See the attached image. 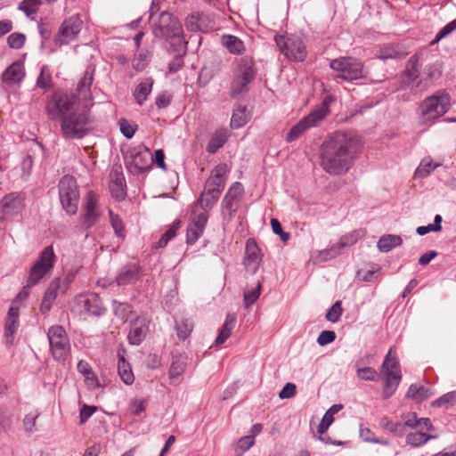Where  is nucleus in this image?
Wrapping results in <instances>:
<instances>
[{
  "label": "nucleus",
  "instance_id": "nucleus-1",
  "mask_svg": "<svg viewBox=\"0 0 456 456\" xmlns=\"http://www.w3.org/2000/svg\"><path fill=\"white\" fill-rule=\"evenodd\" d=\"M362 148V142L354 134L334 132L321 144L319 164L329 175H343L353 167Z\"/></svg>",
  "mask_w": 456,
  "mask_h": 456
},
{
  "label": "nucleus",
  "instance_id": "nucleus-2",
  "mask_svg": "<svg viewBox=\"0 0 456 456\" xmlns=\"http://www.w3.org/2000/svg\"><path fill=\"white\" fill-rule=\"evenodd\" d=\"M152 32L156 37L165 38L169 51L184 52L187 42L183 37L182 25L178 19L168 12H162L153 24Z\"/></svg>",
  "mask_w": 456,
  "mask_h": 456
},
{
  "label": "nucleus",
  "instance_id": "nucleus-3",
  "mask_svg": "<svg viewBox=\"0 0 456 456\" xmlns=\"http://www.w3.org/2000/svg\"><path fill=\"white\" fill-rule=\"evenodd\" d=\"M256 77L254 60L249 56L240 58L234 62L232 76L230 83V95L238 98L248 94L250 84Z\"/></svg>",
  "mask_w": 456,
  "mask_h": 456
},
{
  "label": "nucleus",
  "instance_id": "nucleus-4",
  "mask_svg": "<svg viewBox=\"0 0 456 456\" xmlns=\"http://www.w3.org/2000/svg\"><path fill=\"white\" fill-rule=\"evenodd\" d=\"M451 97L444 90H438L424 99L419 104L423 122L434 121L444 116L450 109Z\"/></svg>",
  "mask_w": 456,
  "mask_h": 456
},
{
  "label": "nucleus",
  "instance_id": "nucleus-5",
  "mask_svg": "<svg viewBox=\"0 0 456 456\" xmlns=\"http://www.w3.org/2000/svg\"><path fill=\"white\" fill-rule=\"evenodd\" d=\"M91 123L89 110L73 111L61 120V131L65 139H81L86 135Z\"/></svg>",
  "mask_w": 456,
  "mask_h": 456
},
{
  "label": "nucleus",
  "instance_id": "nucleus-6",
  "mask_svg": "<svg viewBox=\"0 0 456 456\" xmlns=\"http://www.w3.org/2000/svg\"><path fill=\"white\" fill-rule=\"evenodd\" d=\"M77 102V96L73 94L57 92L46 103V113L51 120H61L64 116L71 114Z\"/></svg>",
  "mask_w": 456,
  "mask_h": 456
},
{
  "label": "nucleus",
  "instance_id": "nucleus-7",
  "mask_svg": "<svg viewBox=\"0 0 456 456\" xmlns=\"http://www.w3.org/2000/svg\"><path fill=\"white\" fill-rule=\"evenodd\" d=\"M382 372L386 378L383 396L384 398H388L395 393L402 379L399 362L394 351V347H390L384 360L382 364Z\"/></svg>",
  "mask_w": 456,
  "mask_h": 456
},
{
  "label": "nucleus",
  "instance_id": "nucleus-8",
  "mask_svg": "<svg viewBox=\"0 0 456 456\" xmlns=\"http://www.w3.org/2000/svg\"><path fill=\"white\" fill-rule=\"evenodd\" d=\"M274 41L281 53L288 59L303 61L306 57V47L303 39L296 35L275 36Z\"/></svg>",
  "mask_w": 456,
  "mask_h": 456
},
{
  "label": "nucleus",
  "instance_id": "nucleus-9",
  "mask_svg": "<svg viewBox=\"0 0 456 456\" xmlns=\"http://www.w3.org/2000/svg\"><path fill=\"white\" fill-rule=\"evenodd\" d=\"M328 114L329 107L326 102H322L290 129L287 135V141L293 142L297 140L309 128L318 126Z\"/></svg>",
  "mask_w": 456,
  "mask_h": 456
},
{
  "label": "nucleus",
  "instance_id": "nucleus-10",
  "mask_svg": "<svg viewBox=\"0 0 456 456\" xmlns=\"http://www.w3.org/2000/svg\"><path fill=\"white\" fill-rule=\"evenodd\" d=\"M125 161L127 170L133 175H140L151 168V152L147 147L142 145L127 151Z\"/></svg>",
  "mask_w": 456,
  "mask_h": 456
},
{
  "label": "nucleus",
  "instance_id": "nucleus-11",
  "mask_svg": "<svg viewBox=\"0 0 456 456\" xmlns=\"http://www.w3.org/2000/svg\"><path fill=\"white\" fill-rule=\"evenodd\" d=\"M47 338L53 358L59 362L66 361L69 352V340L64 328L60 325L50 327Z\"/></svg>",
  "mask_w": 456,
  "mask_h": 456
},
{
  "label": "nucleus",
  "instance_id": "nucleus-12",
  "mask_svg": "<svg viewBox=\"0 0 456 456\" xmlns=\"http://www.w3.org/2000/svg\"><path fill=\"white\" fill-rule=\"evenodd\" d=\"M330 67L338 72L337 77L344 80H355L363 77V66L352 57H340L332 60Z\"/></svg>",
  "mask_w": 456,
  "mask_h": 456
},
{
  "label": "nucleus",
  "instance_id": "nucleus-13",
  "mask_svg": "<svg viewBox=\"0 0 456 456\" xmlns=\"http://www.w3.org/2000/svg\"><path fill=\"white\" fill-rule=\"evenodd\" d=\"M55 255L52 246L46 247L40 254L39 259L33 265L28 277V287L36 286L53 267Z\"/></svg>",
  "mask_w": 456,
  "mask_h": 456
},
{
  "label": "nucleus",
  "instance_id": "nucleus-14",
  "mask_svg": "<svg viewBox=\"0 0 456 456\" xmlns=\"http://www.w3.org/2000/svg\"><path fill=\"white\" fill-rule=\"evenodd\" d=\"M208 220V213L202 204H195L192 209L191 222L187 227L186 242L194 244L203 234Z\"/></svg>",
  "mask_w": 456,
  "mask_h": 456
},
{
  "label": "nucleus",
  "instance_id": "nucleus-15",
  "mask_svg": "<svg viewBox=\"0 0 456 456\" xmlns=\"http://www.w3.org/2000/svg\"><path fill=\"white\" fill-rule=\"evenodd\" d=\"M226 172V165L220 164L211 172L210 176L205 183L204 190L200 200H218L224 188Z\"/></svg>",
  "mask_w": 456,
  "mask_h": 456
},
{
  "label": "nucleus",
  "instance_id": "nucleus-16",
  "mask_svg": "<svg viewBox=\"0 0 456 456\" xmlns=\"http://www.w3.org/2000/svg\"><path fill=\"white\" fill-rule=\"evenodd\" d=\"M82 27L83 21L78 16L65 19L54 37V44L60 46L69 44L77 37Z\"/></svg>",
  "mask_w": 456,
  "mask_h": 456
},
{
  "label": "nucleus",
  "instance_id": "nucleus-17",
  "mask_svg": "<svg viewBox=\"0 0 456 456\" xmlns=\"http://www.w3.org/2000/svg\"><path fill=\"white\" fill-rule=\"evenodd\" d=\"M76 304L80 312H85L92 315H102L104 308L99 297L96 294L79 295L76 298Z\"/></svg>",
  "mask_w": 456,
  "mask_h": 456
},
{
  "label": "nucleus",
  "instance_id": "nucleus-18",
  "mask_svg": "<svg viewBox=\"0 0 456 456\" xmlns=\"http://www.w3.org/2000/svg\"><path fill=\"white\" fill-rule=\"evenodd\" d=\"M260 250L253 240L246 243V251L243 265L247 273L255 274L261 264Z\"/></svg>",
  "mask_w": 456,
  "mask_h": 456
},
{
  "label": "nucleus",
  "instance_id": "nucleus-19",
  "mask_svg": "<svg viewBox=\"0 0 456 456\" xmlns=\"http://www.w3.org/2000/svg\"><path fill=\"white\" fill-rule=\"evenodd\" d=\"M59 290L64 291L65 288L61 285V281L60 278L53 279L48 285L45 295L42 299V303L40 305V311L43 314H47L59 294Z\"/></svg>",
  "mask_w": 456,
  "mask_h": 456
},
{
  "label": "nucleus",
  "instance_id": "nucleus-20",
  "mask_svg": "<svg viewBox=\"0 0 456 456\" xmlns=\"http://www.w3.org/2000/svg\"><path fill=\"white\" fill-rule=\"evenodd\" d=\"M60 200H78L80 193L77 180L74 176H62L58 184Z\"/></svg>",
  "mask_w": 456,
  "mask_h": 456
},
{
  "label": "nucleus",
  "instance_id": "nucleus-21",
  "mask_svg": "<svg viewBox=\"0 0 456 456\" xmlns=\"http://www.w3.org/2000/svg\"><path fill=\"white\" fill-rule=\"evenodd\" d=\"M20 311L17 308L10 307L7 313L4 324V342L7 346H11L14 342V335L19 328Z\"/></svg>",
  "mask_w": 456,
  "mask_h": 456
},
{
  "label": "nucleus",
  "instance_id": "nucleus-22",
  "mask_svg": "<svg viewBox=\"0 0 456 456\" xmlns=\"http://www.w3.org/2000/svg\"><path fill=\"white\" fill-rule=\"evenodd\" d=\"M148 324L149 322L145 317L135 318L127 335L129 344L138 346L144 340L149 330Z\"/></svg>",
  "mask_w": 456,
  "mask_h": 456
},
{
  "label": "nucleus",
  "instance_id": "nucleus-23",
  "mask_svg": "<svg viewBox=\"0 0 456 456\" xmlns=\"http://www.w3.org/2000/svg\"><path fill=\"white\" fill-rule=\"evenodd\" d=\"M110 191L115 200H122L125 197V178L121 172L115 169L110 175Z\"/></svg>",
  "mask_w": 456,
  "mask_h": 456
},
{
  "label": "nucleus",
  "instance_id": "nucleus-24",
  "mask_svg": "<svg viewBox=\"0 0 456 456\" xmlns=\"http://www.w3.org/2000/svg\"><path fill=\"white\" fill-rule=\"evenodd\" d=\"M94 69L88 67L84 73V77L79 80L77 84V91L78 95L83 100L91 99V86L94 81Z\"/></svg>",
  "mask_w": 456,
  "mask_h": 456
},
{
  "label": "nucleus",
  "instance_id": "nucleus-25",
  "mask_svg": "<svg viewBox=\"0 0 456 456\" xmlns=\"http://www.w3.org/2000/svg\"><path fill=\"white\" fill-rule=\"evenodd\" d=\"M421 53H416L409 59L405 70L403 72L404 77L408 80V85L413 83L419 75Z\"/></svg>",
  "mask_w": 456,
  "mask_h": 456
},
{
  "label": "nucleus",
  "instance_id": "nucleus-26",
  "mask_svg": "<svg viewBox=\"0 0 456 456\" xmlns=\"http://www.w3.org/2000/svg\"><path fill=\"white\" fill-rule=\"evenodd\" d=\"M153 83L154 81L151 77H146L135 87L134 97L137 104L142 105L147 100L149 94L151 93Z\"/></svg>",
  "mask_w": 456,
  "mask_h": 456
},
{
  "label": "nucleus",
  "instance_id": "nucleus-27",
  "mask_svg": "<svg viewBox=\"0 0 456 456\" xmlns=\"http://www.w3.org/2000/svg\"><path fill=\"white\" fill-rule=\"evenodd\" d=\"M24 77L23 67L20 62H13L2 75V79L7 84L20 82Z\"/></svg>",
  "mask_w": 456,
  "mask_h": 456
},
{
  "label": "nucleus",
  "instance_id": "nucleus-28",
  "mask_svg": "<svg viewBox=\"0 0 456 456\" xmlns=\"http://www.w3.org/2000/svg\"><path fill=\"white\" fill-rule=\"evenodd\" d=\"M187 356L179 354L173 358L169 369V379L171 383L174 384L175 380L184 372L187 365Z\"/></svg>",
  "mask_w": 456,
  "mask_h": 456
},
{
  "label": "nucleus",
  "instance_id": "nucleus-29",
  "mask_svg": "<svg viewBox=\"0 0 456 456\" xmlns=\"http://www.w3.org/2000/svg\"><path fill=\"white\" fill-rule=\"evenodd\" d=\"M100 212L97 207V201H86L85 212L82 216L83 224L86 228H90L96 223Z\"/></svg>",
  "mask_w": 456,
  "mask_h": 456
},
{
  "label": "nucleus",
  "instance_id": "nucleus-30",
  "mask_svg": "<svg viewBox=\"0 0 456 456\" xmlns=\"http://www.w3.org/2000/svg\"><path fill=\"white\" fill-rule=\"evenodd\" d=\"M236 317L234 314L228 313L225 317V321L219 331V334L216 339V345L220 346L224 344L226 339L231 336L232 330L234 328Z\"/></svg>",
  "mask_w": 456,
  "mask_h": 456
},
{
  "label": "nucleus",
  "instance_id": "nucleus-31",
  "mask_svg": "<svg viewBox=\"0 0 456 456\" xmlns=\"http://www.w3.org/2000/svg\"><path fill=\"white\" fill-rule=\"evenodd\" d=\"M227 141V134L224 129H217L211 135L207 146V151L210 154L216 153Z\"/></svg>",
  "mask_w": 456,
  "mask_h": 456
},
{
  "label": "nucleus",
  "instance_id": "nucleus-32",
  "mask_svg": "<svg viewBox=\"0 0 456 456\" xmlns=\"http://www.w3.org/2000/svg\"><path fill=\"white\" fill-rule=\"evenodd\" d=\"M222 44L232 54H241L245 51L244 43L233 35H224Z\"/></svg>",
  "mask_w": 456,
  "mask_h": 456
},
{
  "label": "nucleus",
  "instance_id": "nucleus-33",
  "mask_svg": "<svg viewBox=\"0 0 456 456\" xmlns=\"http://www.w3.org/2000/svg\"><path fill=\"white\" fill-rule=\"evenodd\" d=\"M433 393L424 386L412 384L406 392V397L414 400L417 403L423 402L429 398Z\"/></svg>",
  "mask_w": 456,
  "mask_h": 456
},
{
  "label": "nucleus",
  "instance_id": "nucleus-34",
  "mask_svg": "<svg viewBox=\"0 0 456 456\" xmlns=\"http://www.w3.org/2000/svg\"><path fill=\"white\" fill-rule=\"evenodd\" d=\"M138 279V269L136 266L123 267L116 277L118 285H127L134 283Z\"/></svg>",
  "mask_w": 456,
  "mask_h": 456
},
{
  "label": "nucleus",
  "instance_id": "nucleus-35",
  "mask_svg": "<svg viewBox=\"0 0 456 456\" xmlns=\"http://www.w3.org/2000/svg\"><path fill=\"white\" fill-rule=\"evenodd\" d=\"M118 370L120 379L126 385H132L134 381V376L129 362H127L123 355L118 352Z\"/></svg>",
  "mask_w": 456,
  "mask_h": 456
},
{
  "label": "nucleus",
  "instance_id": "nucleus-36",
  "mask_svg": "<svg viewBox=\"0 0 456 456\" xmlns=\"http://www.w3.org/2000/svg\"><path fill=\"white\" fill-rule=\"evenodd\" d=\"M22 206L20 201H1L0 213L1 219L7 220L17 216L21 211Z\"/></svg>",
  "mask_w": 456,
  "mask_h": 456
},
{
  "label": "nucleus",
  "instance_id": "nucleus-37",
  "mask_svg": "<svg viewBox=\"0 0 456 456\" xmlns=\"http://www.w3.org/2000/svg\"><path fill=\"white\" fill-rule=\"evenodd\" d=\"M402 244V239L398 235L388 234L381 237L378 241V248L381 252H388Z\"/></svg>",
  "mask_w": 456,
  "mask_h": 456
},
{
  "label": "nucleus",
  "instance_id": "nucleus-38",
  "mask_svg": "<svg viewBox=\"0 0 456 456\" xmlns=\"http://www.w3.org/2000/svg\"><path fill=\"white\" fill-rule=\"evenodd\" d=\"M249 119V115L247 112L246 107L238 106L232 113L231 118V126L238 129L245 126Z\"/></svg>",
  "mask_w": 456,
  "mask_h": 456
},
{
  "label": "nucleus",
  "instance_id": "nucleus-39",
  "mask_svg": "<svg viewBox=\"0 0 456 456\" xmlns=\"http://www.w3.org/2000/svg\"><path fill=\"white\" fill-rule=\"evenodd\" d=\"M439 163H434L430 157H425L419 163V167L415 171V175L423 178L428 175L431 171L436 167H439Z\"/></svg>",
  "mask_w": 456,
  "mask_h": 456
},
{
  "label": "nucleus",
  "instance_id": "nucleus-40",
  "mask_svg": "<svg viewBox=\"0 0 456 456\" xmlns=\"http://www.w3.org/2000/svg\"><path fill=\"white\" fill-rule=\"evenodd\" d=\"M181 221L175 220L172 224L167 228V230L164 232L161 238L156 244V248H164L167 245L169 240H171L176 234V231L180 228Z\"/></svg>",
  "mask_w": 456,
  "mask_h": 456
},
{
  "label": "nucleus",
  "instance_id": "nucleus-41",
  "mask_svg": "<svg viewBox=\"0 0 456 456\" xmlns=\"http://www.w3.org/2000/svg\"><path fill=\"white\" fill-rule=\"evenodd\" d=\"M43 4V0H22L19 4L18 9L22 11L28 17H31Z\"/></svg>",
  "mask_w": 456,
  "mask_h": 456
},
{
  "label": "nucleus",
  "instance_id": "nucleus-42",
  "mask_svg": "<svg viewBox=\"0 0 456 456\" xmlns=\"http://www.w3.org/2000/svg\"><path fill=\"white\" fill-rule=\"evenodd\" d=\"M434 438L432 436H428L422 431L410 433L406 436V443L411 446L418 447L425 444L428 440Z\"/></svg>",
  "mask_w": 456,
  "mask_h": 456
},
{
  "label": "nucleus",
  "instance_id": "nucleus-43",
  "mask_svg": "<svg viewBox=\"0 0 456 456\" xmlns=\"http://www.w3.org/2000/svg\"><path fill=\"white\" fill-rule=\"evenodd\" d=\"M113 311L117 317L127 322L130 315H133L131 305L126 303L113 301Z\"/></svg>",
  "mask_w": 456,
  "mask_h": 456
},
{
  "label": "nucleus",
  "instance_id": "nucleus-44",
  "mask_svg": "<svg viewBox=\"0 0 456 456\" xmlns=\"http://www.w3.org/2000/svg\"><path fill=\"white\" fill-rule=\"evenodd\" d=\"M40 416V412L37 410H34L27 413L23 419V428L26 432L33 433L37 431V419Z\"/></svg>",
  "mask_w": 456,
  "mask_h": 456
},
{
  "label": "nucleus",
  "instance_id": "nucleus-45",
  "mask_svg": "<svg viewBox=\"0 0 456 456\" xmlns=\"http://www.w3.org/2000/svg\"><path fill=\"white\" fill-rule=\"evenodd\" d=\"M175 56L172 61L169 62L168 70L170 73H175L183 67V59L187 52V45H185L184 52L172 51Z\"/></svg>",
  "mask_w": 456,
  "mask_h": 456
},
{
  "label": "nucleus",
  "instance_id": "nucleus-46",
  "mask_svg": "<svg viewBox=\"0 0 456 456\" xmlns=\"http://www.w3.org/2000/svg\"><path fill=\"white\" fill-rule=\"evenodd\" d=\"M360 436L364 442L380 444L383 445L388 444V442L387 440H380L377 438L374 433L369 428L361 427Z\"/></svg>",
  "mask_w": 456,
  "mask_h": 456
},
{
  "label": "nucleus",
  "instance_id": "nucleus-47",
  "mask_svg": "<svg viewBox=\"0 0 456 456\" xmlns=\"http://www.w3.org/2000/svg\"><path fill=\"white\" fill-rule=\"evenodd\" d=\"M261 291V283L258 281L256 287L244 293V305L246 308H249L259 297Z\"/></svg>",
  "mask_w": 456,
  "mask_h": 456
},
{
  "label": "nucleus",
  "instance_id": "nucleus-48",
  "mask_svg": "<svg viewBox=\"0 0 456 456\" xmlns=\"http://www.w3.org/2000/svg\"><path fill=\"white\" fill-rule=\"evenodd\" d=\"M51 81V75L47 72L46 66L42 67L41 72L37 79V86L44 90H48L52 86Z\"/></svg>",
  "mask_w": 456,
  "mask_h": 456
},
{
  "label": "nucleus",
  "instance_id": "nucleus-49",
  "mask_svg": "<svg viewBox=\"0 0 456 456\" xmlns=\"http://www.w3.org/2000/svg\"><path fill=\"white\" fill-rule=\"evenodd\" d=\"M26 36L22 33H12L7 38L8 45L12 49H20L24 45Z\"/></svg>",
  "mask_w": 456,
  "mask_h": 456
},
{
  "label": "nucleus",
  "instance_id": "nucleus-50",
  "mask_svg": "<svg viewBox=\"0 0 456 456\" xmlns=\"http://www.w3.org/2000/svg\"><path fill=\"white\" fill-rule=\"evenodd\" d=\"M193 328V325L191 322L188 320H183L180 322L176 323V330H177V336L182 338L185 339L189 337L190 333L191 332Z\"/></svg>",
  "mask_w": 456,
  "mask_h": 456
},
{
  "label": "nucleus",
  "instance_id": "nucleus-51",
  "mask_svg": "<svg viewBox=\"0 0 456 456\" xmlns=\"http://www.w3.org/2000/svg\"><path fill=\"white\" fill-rule=\"evenodd\" d=\"M410 85L411 92L419 94L427 90L432 85V81L429 77H421L417 82L411 83Z\"/></svg>",
  "mask_w": 456,
  "mask_h": 456
},
{
  "label": "nucleus",
  "instance_id": "nucleus-52",
  "mask_svg": "<svg viewBox=\"0 0 456 456\" xmlns=\"http://www.w3.org/2000/svg\"><path fill=\"white\" fill-rule=\"evenodd\" d=\"M456 403V391H452L444 394L440 398H438L436 402L433 403L435 406H452Z\"/></svg>",
  "mask_w": 456,
  "mask_h": 456
},
{
  "label": "nucleus",
  "instance_id": "nucleus-53",
  "mask_svg": "<svg viewBox=\"0 0 456 456\" xmlns=\"http://www.w3.org/2000/svg\"><path fill=\"white\" fill-rule=\"evenodd\" d=\"M342 314L341 303L337 301L327 312L326 319L331 322H337Z\"/></svg>",
  "mask_w": 456,
  "mask_h": 456
},
{
  "label": "nucleus",
  "instance_id": "nucleus-54",
  "mask_svg": "<svg viewBox=\"0 0 456 456\" xmlns=\"http://www.w3.org/2000/svg\"><path fill=\"white\" fill-rule=\"evenodd\" d=\"M244 188L239 182H235L229 189L224 200H238L243 194Z\"/></svg>",
  "mask_w": 456,
  "mask_h": 456
},
{
  "label": "nucleus",
  "instance_id": "nucleus-55",
  "mask_svg": "<svg viewBox=\"0 0 456 456\" xmlns=\"http://www.w3.org/2000/svg\"><path fill=\"white\" fill-rule=\"evenodd\" d=\"M357 376L360 379L373 381L378 376V372L371 367H363L357 370Z\"/></svg>",
  "mask_w": 456,
  "mask_h": 456
},
{
  "label": "nucleus",
  "instance_id": "nucleus-56",
  "mask_svg": "<svg viewBox=\"0 0 456 456\" xmlns=\"http://www.w3.org/2000/svg\"><path fill=\"white\" fill-rule=\"evenodd\" d=\"M30 287H28V284L18 293V295L14 297V299L12 301L10 307L17 308L18 311H20V306L21 303L28 299L29 297V289Z\"/></svg>",
  "mask_w": 456,
  "mask_h": 456
},
{
  "label": "nucleus",
  "instance_id": "nucleus-57",
  "mask_svg": "<svg viewBox=\"0 0 456 456\" xmlns=\"http://www.w3.org/2000/svg\"><path fill=\"white\" fill-rule=\"evenodd\" d=\"M110 216L111 225L115 231V233L123 238L124 237V226L121 219L113 214L111 210L109 211Z\"/></svg>",
  "mask_w": 456,
  "mask_h": 456
},
{
  "label": "nucleus",
  "instance_id": "nucleus-58",
  "mask_svg": "<svg viewBox=\"0 0 456 456\" xmlns=\"http://www.w3.org/2000/svg\"><path fill=\"white\" fill-rule=\"evenodd\" d=\"M336 339V334L332 330H323L317 338V343L320 346H326Z\"/></svg>",
  "mask_w": 456,
  "mask_h": 456
},
{
  "label": "nucleus",
  "instance_id": "nucleus-59",
  "mask_svg": "<svg viewBox=\"0 0 456 456\" xmlns=\"http://www.w3.org/2000/svg\"><path fill=\"white\" fill-rule=\"evenodd\" d=\"M147 400L142 398H135L131 402V411L135 415L142 413L147 406Z\"/></svg>",
  "mask_w": 456,
  "mask_h": 456
},
{
  "label": "nucleus",
  "instance_id": "nucleus-60",
  "mask_svg": "<svg viewBox=\"0 0 456 456\" xmlns=\"http://www.w3.org/2000/svg\"><path fill=\"white\" fill-rule=\"evenodd\" d=\"M149 60V53H140L136 58L134 59V68L137 71L142 70L148 62Z\"/></svg>",
  "mask_w": 456,
  "mask_h": 456
},
{
  "label": "nucleus",
  "instance_id": "nucleus-61",
  "mask_svg": "<svg viewBox=\"0 0 456 456\" xmlns=\"http://www.w3.org/2000/svg\"><path fill=\"white\" fill-rule=\"evenodd\" d=\"M120 131L123 135L128 139L132 138L135 133V126L130 124L126 119L120 120Z\"/></svg>",
  "mask_w": 456,
  "mask_h": 456
},
{
  "label": "nucleus",
  "instance_id": "nucleus-62",
  "mask_svg": "<svg viewBox=\"0 0 456 456\" xmlns=\"http://www.w3.org/2000/svg\"><path fill=\"white\" fill-rule=\"evenodd\" d=\"M171 100L172 95L167 92H163L157 96L155 104L159 109H165L171 103Z\"/></svg>",
  "mask_w": 456,
  "mask_h": 456
},
{
  "label": "nucleus",
  "instance_id": "nucleus-63",
  "mask_svg": "<svg viewBox=\"0 0 456 456\" xmlns=\"http://www.w3.org/2000/svg\"><path fill=\"white\" fill-rule=\"evenodd\" d=\"M255 444V438L253 436H246L241 437L238 443L237 447L241 451V452H244L248 451L249 448H251Z\"/></svg>",
  "mask_w": 456,
  "mask_h": 456
},
{
  "label": "nucleus",
  "instance_id": "nucleus-64",
  "mask_svg": "<svg viewBox=\"0 0 456 456\" xmlns=\"http://www.w3.org/2000/svg\"><path fill=\"white\" fill-rule=\"evenodd\" d=\"M333 421L334 416L328 412H325L320 425L318 426V433L321 435L326 433L330 426L333 423Z\"/></svg>",
  "mask_w": 456,
  "mask_h": 456
}]
</instances>
